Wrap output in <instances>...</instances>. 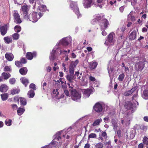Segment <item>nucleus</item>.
I'll return each mask as SVG.
<instances>
[{
  "mask_svg": "<svg viewBox=\"0 0 148 148\" xmlns=\"http://www.w3.org/2000/svg\"><path fill=\"white\" fill-rule=\"evenodd\" d=\"M56 51H52L50 56V60H53L56 58Z\"/></svg>",
  "mask_w": 148,
  "mask_h": 148,
  "instance_id": "33",
  "label": "nucleus"
},
{
  "mask_svg": "<svg viewBox=\"0 0 148 148\" xmlns=\"http://www.w3.org/2000/svg\"><path fill=\"white\" fill-rule=\"evenodd\" d=\"M3 71L5 72L8 71L11 72L12 69L10 66H5L4 68Z\"/></svg>",
  "mask_w": 148,
  "mask_h": 148,
  "instance_id": "43",
  "label": "nucleus"
},
{
  "mask_svg": "<svg viewBox=\"0 0 148 148\" xmlns=\"http://www.w3.org/2000/svg\"><path fill=\"white\" fill-rule=\"evenodd\" d=\"M58 89H56V90L53 89L52 91L53 93L56 94V95H58L59 94V92L58 91Z\"/></svg>",
  "mask_w": 148,
  "mask_h": 148,
  "instance_id": "53",
  "label": "nucleus"
},
{
  "mask_svg": "<svg viewBox=\"0 0 148 148\" xmlns=\"http://www.w3.org/2000/svg\"><path fill=\"white\" fill-rule=\"evenodd\" d=\"M115 35L114 33H110L108 36V39L105 42V43L107 45H113L114 43V40L113 37Z\"/></svg>",
  "mask_w": 148,
  "mask_h": 148,
  "instance_id": "6",
  "label": "nucleus"
},
{
  "mask_svg": "<svg viewBox=\"0 0 148 148\" xmlns=\"http://www.w3.org/2000/svg\"><path fill=\"white\" fill-rule=\"evenodd\" d=\"M117 134L118 136L119 137V138L121 136V131L120 130H118L117 132Z\"/></svg>",
  "mask_w": 148,
  "mask_h": 148,
  "instance_id": "59",
  "label": "nucleus"
},
{
  "mask_svg": "<svg viewBox=\"0 0 148 148\" xmlns=\"http://www.w3.org/2000/svg\"><path fill=\"white\" fill-rule=\"evenodd\" d=\"M142 97L145 99H148V90H145L143 91Z\"/></svg>",
  "mask_w": 148,
  "mask_h": 148,
  "instance_id": "28",
  "label": "nucleus"
},
{
  "mask_svg": "<svg viewBox=\"0 0 148 148\" xmlns=\"http://www.w3.org/2000/svg\"><path fill=\"white\" fill-rule=\"evenodd\" d=\"M37 56V53L36 51H34L32 52H28L27 53L25 56L27 60H31L34 58H35Z\"/></svg>",
  "mask_w": 148,
  "mask_h": 148,
  "instance_id": "12",
  "label": "nucleus"
},
{
  "mask_svg": "<svg viewBox=\"0 0 148 148\" xmlns=\"http://www.w3.org/2000/svg\"><path fill=\"white\" fill-rule=\"evenodd\" d=\"M25 111V109L24 108L20 107L17 110V113L18 115L20 116Z\"/></svg>",
  "mask_w": 148,
  "mask_h": 148,
  "instance_id": "27",
  "label": "nucleus"
},
{
  "mask_svg": "<svg viewBox=\"0 0 148 148\" xmlns=\"http://www.w3.org/2000/svg\"><path fill=\"white\" fill-rule=\"evenodd\" d=\"M20 62L21 64H25L27 63V61L25 58H22L20 59Z\"/></svg>",
  "mask_w": 148,
  "mask_h": 148,
  "instance_id": "49",
  "label": "nucleus"
},
{
  "mask_svg": "<svg viewBox=\"0 0 148 148\" xmlns=\"http://www.w3.org/2000/svg\"><path fill=\"white\" fill-rule=\"evenodd\" d=\"M147 29L145 27H143L142 29V32H147Z\"/></svg>",
  "mask_w": 148,
  "mask_h": 148,
  "instance_id": "61",
  "label": "nucleus"
},
{
  "mask_svg": "<svg viewBox=\"0 0 148 148\" xmlns=\"http://www.w3.org/2000/svg\"><path fill=\"white\" fill-rule=\"evenodd\" d=\"M15 64L16 66L18 67H21L22 66V65L21 62L18 61H16Z\"/></svg>",
  "mask_w": 148,
  "mask_h": 148,
  "instance_id": "44",
  "label": "nucleus"
},
{
  "mask_svg": "<svg viewBox=\"0 0 148 148\" xmlns=\"http://www.w3.org/2000/svg\"><path fill=\"white\" fill-rule=\"evenodd\" d=\"M102 34L103 36H106L107 34V33L106 32L105 30L103 31L102 32Z\"/></svg>",
  "mask_w": 148,
  "mask_h": 148,
  "instance_id": "60",
  "label": "nucleus"
},
{
  "mask_svg": "<svg viewBox=\"0 0 148 148\" xmlns=\"http://www.w3.org/2000/svg\"><path fill=\"white\" fill-rule=\"evenodd\" d=\"M101 119H97L95 120L92 124V126H95L99 125L100 123L102 121Z\"/></svg>",
  "mask_w": 148,
  "mask_h": 148,
  "instance_id": "29",
  "label": "nucleus"
},
{
  "mask_svg": "<svg viewBox=\"0 0 148 148\" xmlns=\"http://www.w3.org/2000/svg\"><path fill=\"white\" fill-rule=\"evenodd\" d=\"M35 95L34 91L31 90L28 92L27 93L28 96L29 98H33L34 97Z\"/></svg>",
  "mask_w": 148,
  "mask_h": 148,
  "instance_id": "31",
  "label": "nucleus"
},
{
  "mask_svg": "<svg viewBox=\"0 0 148 148\" xmlns=\"http://www.w3.org/2000/svg\"><path fill=\"white\" fill-rule=\"evenodd\" d=\"M97 137V135L95 133H91L88 136V139L90 138H95Z\"/></svg>",
  "mask_w": 148,
  "mask_h": 148,
  "instance_id": "46",
  "label": "nucleus"
},
{
  "mask_svg": "<svg viewBox=\"0 0 148 148\" xmlns=\"http://www.w3.org/2000/svg\"><path fill=\"white\" fill-rule=\"evenodd\" d=\"M19 34L17 33H15L12 35V38L13 39L17 40L18 39Z\"/></svg>",
  "mask_w": 148,
  "mask_h": 148,
  "instance_id": "45",
  "label": "nucleus"
},
{
  "mask_svg": "<svg viewBox=\"0 0 148 148\" xmlns=\"http://www.w3.org/2000/svg\"><path fill=\"white\" fill-rule=\"evenodd\" d=\"M104 17V15L103 14H97L94 15L93 16V18L92 20L94 22L99 21L101 19Z\"/></svg>",
  "mask_w": 148,
  "mask_h": 148,
  "instance_id": "14",
  "label": "nucleus"
},
{
  "mask_svg": "<svg viewBox=\"0 0 148 148\" xmlns=\"http://www.w3.org/2000/svg\"><path fill=\"white\" fill-rule=\"evenodd\" d=\"M144 147V144L143 143L139 144L138 145V148H143Z\"/></svg>",
  "mask_w": 148,
  "mask_h": 148,
  "instance_id": "58",
  "label": "nucleus"
},
{
  "mask_svg": "<svg viewBox=\"0 0 148 148\" xmlns=\"http://www.w3.org/2000/svg\"><path fill=\"white\" fill-rule=\"evenodd\" d=\"M101 136L103 137L106 138L107 137V134L105 132H104L101 134Z\"/></svg>",
  "mask_w": 148,
  "mask_h": 148,
  "instance_id": "56",
  "label": "nucleus"
},
{
  "mask_svg": "<svg viewBox=\"0 0 148 148\" xmlns=\"http://www.w3.org/2000/svg\"><path fill=\"white\" fill-rule=\"evenodd\" d=\"M64 94L65 95H66L67 96H68L69 95V91L65 89L64 90Z\"/></svg>",
  "mask_w": 148,
  "mask_h": 148,
  "instance_id": "54",
  "label": "nucleus"
},
{
  "mask_svg": "<svg viewBox=\"0 0 148 148\" xmlns=\"http://www.w3.org/2000/svg\"><path fill=\"white\" fill-rule=\"evenodd\" d=\"M112 123L114 126V129H117L118 127L116 121L114 119H112Z\"/></svg>",
  "mask_w": 148,
  "mask_h": 148,
  "instance_id": "41",
  "label": "nucleus"
},
{
  "mask_svg": "<svg viewBox=\"0 0 148 148\" xmlns=\"http://www.w3.org/2000/svg\"><path fill=\"white\" fill-rule=\"evenodd\" d=\"M99 25L101 28V30L103 29H106L107 28L108 26V21L106 19H103L101 20V22L100 23Z\"/></svg>",
  "mask_w": 148,
  "mask_h": 148,
  "instance_id": "9",
  "label": "nucleus"
},
{
  "mask_svg": "<svg viewBox=\"0 0 148 148\" xmlns=\"http://www.w3.org/2000/svg\"><path fill=\"white\" fill-rule=\"evenodd\" d=\"M136 88L134 87L132 88L131 90L125 91L123 95L125 96H128L132 95L136 90Z\"/></svg>",
  "mask_w": 148,
  "mask_h": 148,
  "instance_id": "18",
  "label": "nucleus"
},
{
  "mask_svg": "<svg viewBox=\"0 0 148 148\" xmlns=\"http://www.w3.org/2000/svg\"><path fill=\"white\" fill-rule=\"evenodd\" d=\"M142 141L143 144L146 145V148H148V138L146 136H144Z\"/></svg>",
  "mask_w": 148,
  "mask_h": 148,
  "instance_id": "32",
  "label": "nucleus"
},
{
  "mask_svg": "<svg viewBox=\"0 0 148 148\" xmlns=\"http://www.w3.org/2000/svg\"><path fill=\"white\" fill-rule=\"evenodd\" d=\"M137 93H136V94H134L133 95V96L132 98V101L134 103H135V104H136L135 102H136L137 104V105H138V103L137 101Z\"/></svg>",
  "mask_w": 148,
  "mask_h": 148,
  "instance_id": "30",
  "label": "nucleus"
},
{
  "mask_svg": "<svg viewBox=\"0 0 148 148\" xmlns=\"http://www.w3.org/2000/svg\"><path fill=\"white\" fill-rule=\"evenodd\" d=\"M19 71V73L21 75H24L27 73L28 70L26 67H23L20 69Z\"/></svg>",
  "mask_w": 148,
  "mask_h": 148,
  "instance_id": "21",
  "label": "nucleus"
},
{
  "mask_svg": "<svg viewBox=\"0 0 148 148\" xmlns=\"http://www.w3.org/2000/svg\"><path fill=\"white\" fill-rule=\"evenodd\" d=\"M79 63L78 60H76L75 62L72 61L69 66V72L70 75L68 74L66 75V79L70 82H73V80L76 78V77L73 75L74 72V69L76 67L78 63Z\"/></svg>",
  "mask_w": 148,
  "mask_h": 148,
  "instance_id": "1",
  "label": "nucleus"
},
{
  "mask_svg": "<svg viewBox=\"0 0 148 148\" xmlns=\"http://www.w3.org/2000/svg\"><path fill=\"white\" fill-rule=\"evenodd\" d=\"M89 79L91 81L94 82L95 80L96 79L94 77L90 75L89 77Z\"/></svg>",
  "mask_w": 148,
  "mask_h": 148,
  "instance_id": "55",
  "label": "nucleus"
},
{
  "mask_svg": "<svg viewBox=\"0 0 148 148\" xmlns=\"http://www.w3.org/2000/svg\"><path fill=\"white\" fill-rule=\"evenodd\" d=\"M8 27L7 24H5L4 26H2L0 28V31L1 34L4 36L7 33Z\"/></svg>",
  "mask_w": 148,
  "mask_h": 148,
  "instance_id": "15",
  "label": "nucleus"
},
{
  "mask_svg": "<svg viewBox=\"0 0 148 148\" xmlns=\"http://www.w3.org/2000/svg\"><path fill=\"white\" fill-rule=\"evenodd\" d=\"M79 75V72L77 71L75 72V74L74 75V77H75V76H77V78L78 79H80L81 78V76H80Z\"/></svg>",
  "mask_w": 148,
  "mask_h": 148,
  "instance_id": "51",
  "label": "nucleus"
},
{
  "mask_svg": "<svg viewBox=\"0 0 148 148\" xmlns=\"http://www.w3.org/2000/svg\"><path fill=\"white\" fill-rule=\"evenodd\" d=\"M21 29V26L19 25H17L14 27L15 31L17 33L20 32Z\"/></svg>",
  "mask_w": 148,
  "mask_h": 148,
  "instance_id": "40",
  "label": "nucleus"
},
{
  "mask_svg": "<svg viewBox=\"0 0 148 148\" xmlns=\"http://www.w3.org/2000/svg\"><path fill=\"white\" fill-rule=\"evenodd\" d=\"M145 63L143 62H139L135 64V69L137 71H141L145 67Z\"/></svg>",
  "mask_w": 148,
  "mask_h": 148,
  "instance_id": "11",
  "label": "nucleus"
},
{
  "mask_svg": "<svg viewBox=\"0 0 148 148\" xmlns=\"http://www.w3.org/2000/svg\"><path fill=\"white\" fill-rule=\"evenodd\" d=\"M11 106L13 110H16L17 109L18 106L16 104H12L11 105Z\"/></svg>",
  "mask_w": 148,
  "mask_h": 148,
  "instance_id": "52",
  "label": "nucleus"
},
{
  "mask_svg": "<svg viewBox=\"0 0 148 148\" xmlns=\"http://www.w3.org/2000/svg\"><path fill=\"white\" fill-rule=\"evenodd\" d=\"M69 90L70 92L71 98L72 100L77 101L81 98V94L79 93L76 89L71 88V89H70Z\"/></svg>",
  "mask_w": 148,
  "mask_h": 148,
  "instance_id": "3",
  "label": "nucleus"
},
{
  "mask_svg": "<svg viewBox=\"0 0 148 148\" xmlns=\"http://www.w3.org/2000/svg\"><path fill=\"white\" fill-rule=\"evenodd\" d=\"M20 91V90L19 89H14L11 90V93L12 95H14L18 94Z\"/></svg>",
  "mask_w": 148,
  "mask_h": 148,
  "instance_id": "39",
  "label": "nucleus"
},
{
  "mask_svg": "<svg viewBox=\"0 0 148 148\" xmlns=\"http://www.w3.org/2000/svg\"><path fill=\"white\" fill-rule=\"evenodd\" d=\"M128 19L131 20L132 21H135V17L132 15L130 13L128 16Z\"/></svg>",
  "mask_w": 148,
  "mask_h": 148,
  "instance_id": "36",
  "label": "nucleus"
},
{
  "mask_svg": "<svg viewBox=\"0 0 148 148\" xmlns=\"http://www.w3.org/2000/svg\"><path fill=\"white\" fill-rule=\"evenodd\" d=\"M62 88L64 90L66 89V85H62Z\"/></svg>",
  "mask_w": 148,
  "mask_h": 148,
  "instance_id": "62",
  "label": "nucleus"
},
{
  "mask_svg": "<svg viewBox=\"0 0 148 148\" xmlns=\"http://www.w3.org/2000/svg\"><path fill=\"white\" fill-rule=\"evenodd\" d=\"M82 92L83 97L86 98L90 96L92 92V89L88 88L87 89L83 90Z\"/></svg>",
  "mask_w": 148,
  "mask_h": 148,
  "instance_id": "13",
  "label": "nucleus"
},
{
  "mask_svg": "<svg viewBox=\"0 0 148 148\" xmlns=\"http://www.w3.org/2000/svg\"><path fill=\"white\" fill-rule=\"evenodd\" d=\"M46 7L45 5H41L38 6V12H45L46 10Z\"/></svg>",
  "mask_w": 148,
  "mask_h": 148,
  "instance_id": "25",
  "label": "nucleus"
},
{
  "mask_svg": "<svg viewBox=\"0 0 148 148\" xmlns=\"http://www.w3.org/2000/svg\"><path fill=\"white\" fill-rule=\"evenodd\" d=\"M5 57L6 59L9 61H12L14 58L13 55L10 53H6L5 54Z\"/></svg>",
  "mask_w": 148,
  "mask_h": 148,
  "instance_id": "17",
  "label": "nucleus"
},
{
  "mask_svg": "<svg viewBox=\"0 0 148 148\" xmlns=\"http://www.w3.org/2000/svg\"><path fill=\"white\" fill-rule=\"evenodd\" d=\"M21 9L22 12V15L24 17V18L26 19L28 18V12L29 9L28 8V6L27 5H23L21 6Z\"/></svg>",
  "mask_w": 148,
  "mask_h": 148,
  "instance_id": "8",
  "label": "nucleus"
},
{
  "mask_svg": "<svg viewBox=\"0 0 148 148\" xmlns=\"http://www.w3.org/2000/svg\"><path fill=\"white\" fill-rule=\"evenodd\" d=\"M124 108L127 110H130L132 113L135 111L136 107L134 105L133 103L130 101H127L125 102Z\"/></svg>",
  "mask_w": 148,
  "mask_h": 148,
  "instance_id": "5",
  "label": "nucleus"
},
{
  "mask_svg": "<svg viewBox=\"0 0 148 148\" xmlns=\"http://www.w3.org/2000/svg\"><path fill=\"white\" fill-rule=\"evenodd\" d=\"M90 146L89 144H86L84 146V148H90Z\"/></svg>",
  "mask_w": 148,
  "mask_h": 148,
  "instance_id": "64",
  "label": "nucleus"
},
{
  "mask_svg": "<svg viewBox=\"0 0 148 148\" xmlns=\"http://www.w3.org/2000/svg\"><path fill=\"white\" fill-rule=\"evenodd\" d=\"M136 37V33L133 31L131 32L129 36V39L130 40H133L135 39Z\"/></svg>",
  "mask_w": 148,
  "mask_h": 148,
  "instance_id": "26",
  "label": "nucleus"
},
{
  "mask_svg": "<svg viewBox=\"0 0 148 148\" xmlns=\"http://www.w3.org/2000/svg\"><path fill=\"white\" fill-rule=\"evenodd\" d=\"M13 13L14 22L17 24H20L22 22V21L17 11H14Z\"/></svg>",
  "mask_w": 148,
  "mask_h": 148,
  "instance_id": "10",
  "label": "nucleus"
},
{
  "mask_svg": "<svg viewBox=\"0 0 148 148\" xmlns=\"http://www.w3.org/2000/svg\"><path fill=\"white\" fill-rule=\"evenodd\" d=\"M69 39L68 38H64L60 40L59 43L63 46H67L69 44Z\"/></svg>",
  "mask_w": 148,
  "mask_h": 148,
  "instance_id": "16",
  "label": "nucleus"
},
{
  "mask_svg": "<svg viewBox=\"0 0 148 148\" xmlns=\"http://www.w3.org/2000/svg\"><path fill=\"white\" fill-rule=\"evenodd\" d=\"M43 15V13L40 12H33L30 13L28 16V18L25 19L32 21L33 22H35L37 21Z\"/></svg>",
  "mask_w": 148,
  "mask_h": 148,
  "instance_id": "2",
  "label": "nucleus"
},
{
  "mask_svg": "<svg viewBox=\"0 0 148 148\" xmlns=\"http://www.w3.org/2000/svg\"><path fill=\"white\" fill-rule=\"evenodd\" d=\"M70 7L77 15L78 18L81 17V14L79 12V9L77 7V4L76 2H72L70 4Z\"/></svg>",
  "mask_w": 148,
  "mask_h": 148,
  "instance_id": "4",
  "label": "nucleus"
},
{
  "mask_svg": "<svg viewBox=\"0 0 148 148\" xmlns=\"http://www.w3.org/2000/svg\"><path fill=\"white\" fill-rule=\"evenodd\" d=\"M98 63L96 62H90L89 65V68L91 70H93L96 68Z\"/></svg>",
  "mask_w": 148,
  "mask_h": 148,
  "instance_id": "23",
  "label": "nucleus"
},
{
  "mask_svg": "<svg viewBox=\"0 0 148 148\" xmlns=\"http://www.w3.org/2000/svg\"><path fill=\"white\" fill-rule=\"evenodd\" d=\"M4 40L5 42H7L8 43H9L11 41L10 39L8 37H4Z\"/></svg>",
  "mask_w": 148,
  "mask_h": 148,
  "instance_id": "50",
  "label": "nucleus"
},
{
  "mask_svg": "<svg viewBox=\"0 0 148 148\" xmlns=\"http://www.w3.org/2000/svg\"><path fill=\"white\" fill-rule=\"evenodd\" d=\"M29 88H30L34 90H36V89L35 85L33 83H32L30 84L29 86Z\"/></svg>",
  "mask_w": 148,
  "mask_h": 148,
  "instance_id": "48",
  "label": "nucleus"
},
{
  "mask_svg": "<svg viewBox=\"0 0 148 148\" xmlns=\"http://www.w3.org/2000/svg\"><path fill=\"white\" fill-rule=\"evenodd\" d=\"M20 100L21 105L24 106L26 104V100L25 99L23 98H21L20 99Z\"/></svg>",
  "mask_w": 148,
  "mask_h": 148,
  "instance_id": "34",
  "label": "nucleus"
},
{
  "mask_svg": "<svg viewBox=\"0 0 148 148\" xmlns=\"http://www.w3.org/2000/svg\"><path fill=\"white\" fill-rule=\"evenodd\" d=\"M12 121L11 119H7L5 121V124L8 126H10L12 123Z\"/></svg>",
  "mask_w": 148,
  "mask_h": 148,
  "instance_id": "38",
  "label": "nucleus"
},
{
  "mask_svg": "<svg viewBox=\"0 0 148 148\" xmlns=\"http://www.w3.org/2000/svg\"><path fill=\"white\" fill-rule=\"evenodd\" d=\"M86 2L84 3V6L85 8L90 7L92 2V0H86Z\"/></svg>",
  "mask_w": 148,
  "mask_h": 148,
  "instance_id": "24",
  "label": "nucleus"
},
{
  "mask_svg": "<svg viewBox=\"0 0 148 148\" xmlns=\"http://www.w3.org/2000/svg\"><path fill=\"white\" fill-rule=\"evenodd\" d=\"M9 81L10 84L13 85L15 84L16 82V80L14 78L12 77L9 79Z\"/></svg>",
  "mask_w": 148,
  "mask_h": 148,
  "instance_id": "42",
  "label": "nucleus"
},
{
  "mask_svg": "<svg viewBox=\"0 0 148 148\" xmlns=\"http://www.w3.org/2000/svg\"><path fill=\"white\" fill-rule=\"evenodd\" d=\"M1 99L3 101H5L7 99L8 97V95L7 93H4L1 95Z\"/></svg>",
  "mask_w": 148,
  "mask_h": 148,
  "instance_id": "35",
  "label": "nucleus"
},
{
  "mask_svg": "<svg viewBox=\"0 0 148 148\" xmlns=\"http://www.w3.org/2000/svg\"><path fill=\"white\" fill-rule=\"evenodd\" d=\"M140 128L142 130H147V126H145L144 125H142L140 126Z\"/></svg>",
  "mask_w": 148,
  "mask_h": 148,
  "instance_id": "57",
  "label": "nucleus"
},
{
  "mask_svg": "<svg viewBox=\"0 0 148 148\" xmlns=\"http://www.w3.org/2000/svg\"><path fill=\"white\" fill-rule=\"evenodd\" d=\"M11 76V74L9 73H7L4 72L1 74V77L3 78L5 80L8 79Z\"/></svg>",
  "mask_w": 148,
  "mask_h": 148,
  "instance_id": "20",
  "label": "nucleus"
},
{
  "mask_svg": "<svg viewBox=\"0 0 148 148\" xmlns=\"http://www.w3.org/2000/svg\"><path fill=\"white\" fill-rule=\"evenodd\" d=\"M8 90V87L5 84H3L0 86V91L2 92H6Z\"/></svg>",
  "mask_w": 148,
  "mask_h": 148,
  "instance_id": "22",
  "label": "nucleus"
},
{
  "mask_svg": "<svg viewBox=\"0 0 148 148\" xmlns=\"http://www.w3.org/2000/svg\"><path fill=\"white\" fill-rule=\"evenodd\" d=\"M144 120L146 122H148V117L147 116H145L144 117Z\"/></svg>",
  "mask_w": 148,
  "mask_h": 148,
  "instance_id": "63",
  "label": "nucleus"
},
{
  "mask_svg": "<svg viewBox=\"0 0 148 148\" xmlns=\"http://www.w3.org/2000/svg\"><path fill=\"white\" fill-rule=\"evenodd\" d=\"M97 148H103V144L101 142L97 143L95 145Z\"/></svg>",
  "mask_w": 148,
  "mask_h": 148,
  "instance_id": "47",
  "label": "nucleus"
},
{
  "mask_svg": "<svg viewBox=\"0 0 148 148\" xmlns=\"http://www.w3.org/2000/svg\"><path fill=\"white\" fill-rule=\"evenodd\" d=\"M20 80L21 82L24 85L25 87L29 83L28 79L25 77H21L20 78Z\"/></svg>",
  "mask_w": 148,
  "mask_h": 148,
  "instance_id": "19",
  "label": "nucleus"
},
{
  "mask_svg": "<svg viewBox=\"0 0 148 148\" xmlns=\"http://www.w3.org/2000/svg\"><path fill=\"white\" fill-rule=\"evenodd\" d=\"M125 77V75L123 73L120 74L118 77V79L119 81H122Z\"/></svg>",
  "mask_w": 148,
  "mask_h": 148,
  "instance_id": "37",
  "label": "nucleus"
},
{
  "mask_svg": "<svg viewBox=\"0 0 148 148\" xmlns=\"http://www.w3.org/2000/svg\"><path fill=\"white\" fill-rule=\"evenodd\" d=\"M93 109L95 112L99 113L102 111L103 106L101 104L98 102L95 104L93 107Z\"/></svg>",
  "mask_w": 148,
  "mask_h": 148,
  "instance_id": "7",
  "label": "nucleus"
}]
</instances>
